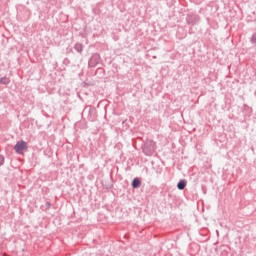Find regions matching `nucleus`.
<instances>
[{
    "instance_id": "obj_10",
    "label": "nucleus",
    "mask_w": 256,
    "mask_h": 256,
    "mask_svg": "<svg viewBox=\"0 0 256 256\" xmlns=\"http://www.w3.org/2000/svg\"><path fill=\"white\" fill-rule=\"evenodd\" d=\"M5 165V156L0 155V167H3Z\"/></svg>"
},
{
    "instance_id": "obj_8",
    "label": "nucleus",
    "mask_w": 256,
    "mask_h": 256,
    "mask_svg": "<svg viewBox=\"0 0 256 256\" xmlns=\"http://www.w3.org/2000/svg\"><path fill=\"white\" fill-rule=\"evenodd\" d=\"M11 83V80L7 77L0 78V85H9Z\"/></svg>"
},
{
    "instance_id": "obj_11",
    "label": "nucleus",
    "mask_w": 256,
    "mask_h": 256,
    "mask_svg": "<svg viewBox=\"0 0 256 256\" xmlns=\"http://www.w3.org/2000/svg\"><path fill=\"white\" fill-rule=\"evenodd\" d=\"M45 208H46V210L51 209V202H46L45 203Z\"/></svg>"
},
{
    "instance_id": "obj_5",
    "label": "nucleus",
    "mask_w": 256,
    "mask_h": 256,
    "mask_svg": "<svg viewBox=\"0 0 256 256\" xmlns=\"http://www.w3.org/2000/svg\"><path fill=\"white\" fill-rule=\"evenodd\" d=\"M141 178L136 177L132 180L131 182V187L132 189H139V187H141Z\"/></svg>"
},
{
    "instance_id": "obj_9",
    "label": "nucleus",
    "mask_w": 256,
    "mask_h": 256,
    "mask_svg": "<svg viewBox=\"0 0 256 256\" xmlns=\"http://www.w3.org/2000/svg\"><path fill=\"white\" fill-rule=\"evenodd\" d=\"M250 43H252V45H256V32L252 34Z\"/></svg>"
},
{
    "instance_id": "obj_12",
    "label": "nucleus",
    "mask_w": 256,
    "mask_h": 256,
    "mask_svg": "<svg viewBox=\"0 0 256 256\" xmlns=\"http://www.w3.org/2000/svg\"><path fill=\"white\" fill-rule=\"evenodd\" d=\"M91 111H93V109L89 108L88 112L91 113Z\"/></svg>"
},
{
    "instance_id": "obj_3",
    "label": "nucleus",
    "mask_w": 256,
    "mask_h": 256,
    "mask_svg": "<svg viewBox=\"0 0 256 256\" xmlns=\"http://www.w3.org/2000/svg\"><path fill=\"white\" fill-rule=\"evenodd\" d=\"M99 63H101V55H99V53H94L88 61V67H97Z\"/></svg>"
},
{
    "instance_id": "obj_6",
    "label": "nucleus",
    "mask_w": 256,
    "mask_h": 256,
    "mask_svg": "<svg viewBox=\"0 0 256 256\" xmlns=\"http://www.w3.org/2000/svg\"><path fill=\"white\" fill-rule=\"evenodd\" d=\"M186 187H187V180L185 179L179 180V182L177 183V189L179 191H183V189H185Z\"/></svg>"
},
{
    "instance_id": "obj_1",
    "label": "nucleus",
    "mask_w": 256,
    "mask_h": 256,
    "mask_svg": "<svg viewBox=\"0 0 256 256\" xmlns=\"http://www.w3.org/2000/svg\"><path fill=\"white\" fill-rule=\"evenodd\" d=\"M155 149H157V145L155 144V141H153V140H146V142L144 143V145L142 147V151H143L144 155H146L147 157H151V155H153V153H155Z\"/></svg>"
},
{
    "instance_id": "obj_7",
    "label": "nucleus",
    "mask_w": 256,
    "mask_h": 256,
    "mask_svg": "<svg viewBox=\"0 0 256 256\" xmlns=\"http://www.w3.org/2000/svg\"><path fill=\"white\" fill-rule=\"evenodd\" d=\"M75 51H77V53H83V44L81 43H76L74 46Z\"/></svg>"
},
{
    "instance_id": "obj_2",
    "label": "nucleus",
    "mask_w": 256,
    "mask_h": 256,
    "mask_svg": "<svg viewBox=\"0 0 256 256\" xmlns=\"http://www.w3.org/2000/svg\"><path fill=\"white\" fill-rule=\"evenodd\" d=\"M29 149V146H27V142L24 140L18 141L14 146V151L18 153V155H23L24 151H27Z\"/></svg>"
},
{
    "instance_id": "obj_4",
    "label": "nucleus",
    "mask_w": 256,
    "mask_h": 256,
    "mask_svg": "<svg viewBox=\"0 0 256 256\" xmlns=\"http://www.w3.org/2000/svg\"><path fill=\"white\" fill-rule=\"evenodd\" d=\"M186 22L188 25H191L193 27L197 25V23H199V16L196 14H188L186 16Z\"/></svg>"
}]
</instances>
